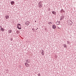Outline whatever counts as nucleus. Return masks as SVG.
<instances>
[{
  "instance_id": "obj_1",
  "label": "nucleus",
  "mask_w": 76,
  "mask_h": 76,
  "mask_svg": "<svg viewBox=\"0 0 76 76\" xmlns=\"http://www.w3.org/2000/svg\"><path fill=\"white\" fill-rule=\"evenodd\" d=\"M67 22L68 23H69V25H72L73 24L72 21L70 20H68L67 21Z\"/></svg>"
},
{
  "instance_id": "obj_2",
  "label": "nucleus",
  "mask_w": 76,
  "mask_h": 76,
  "mask_svg": "<svg viewBox=\"0 0 76 76\" xmlns=\"http://www.w3.org/2000/svg\"><path fill=\"white\" fill-rule=\"evenodd\" d=\"M17 28L19 29H22V27H21V25L20 24H18L17 25Z\"/></svg>"
},
{
  "instance_id": "obj_3",
  "label": "nucleus",
  "mask_w": 76,
  "mask_h": 76,
  "mask_svg": "<svg viewBox=\"0 0 76 76\" xmlns=\"http://www.w3.org/2000/svg\"><path fill=\"white\" fill-rule=\"evenodd\" d=\"M64 18V16L62 15L61 17V18L60 19V20H61L62 19H63Z\"/></svg>"
},
{
  "instance_id": "obj_4",
  "label": "nucleus",
  "mask_w": 76,
  "mask_h": 76,
  "mask_svg": "<svg viewBox=\"0 0 76 76\" xmlns=\"http://www.w3.org/2000/svg\"><path fill=\"white\" fill-rule=\"evenodd\" d=\"M30 23L29 21H27L26 22L25 24L26 25H27V26H28L29 25V24Z\"/></svg>"
},
{
  "instance_id": "obj_5",
  "label": "nucleus",
  "mask_w": 76,
  "mask_h": 76,
  "mask_svg": "<svg viewBox=\"0 0 76 76\" xmlns=\"http://www.w3.org/2000/svg\"><path fill=\"white\" fill-rule=\"evenodd\" d=\"M52 28L53 29H56V26L55 25H53L52 26Z\"/></svg>"
},
{
  "instance_id": "obj_6",
  "label": "nucleus",
  "mask_w": 76,
  "mask_h": 76,
  "mask_svg": "<svg viewBox=\"0 0 76 76\" xmlns=\"http://www.w3.org/2000/svg\"><path fill=\"white\" fill-rule=\"evenodd\" d=\"M12 5H13L14 4H15V2L14 1H12L10 3Z\"/></svg>"
},
{
  "instance_id": "obj_7",
  "label": "nucleus",
  "mask_w": 76,
  "mask_h": 76,
  "mask_svg": "<svg viewBox=\"0 0 76 76\" xmlns=\"http://www.w3.org/2000/svg\"><path fill=\"white\" fill-rule=\"evenodd\" d=\"M38 4L39 5V7H41L40 6H42V4H41V3H40L39 2Z\"/></svg>"
},
{
  "instance_id": "obj_8",
  "label": "nucleus",
  "mask_w": 76,
  "mask_h": 76,
  "mask_svg": "<svg viewBox=\"0 0 76 76\" xmlns=\"http://www.w3.org/2000/svg\"><path fill=\"white\" fill-rule=\"evenodd\" d=\"M52 13L53 15H56V12L55 11H53L52 12Z\"/></svg>"
},
{
  "instance_id": "obj_9",
  "label": "nucleus",
  "mask_w": 76,
  "mask_h": 76,
  "mask_svg": "<svg viewBox=\"0 0 76 76\" xmlns=\"http://www.w3.org/2000/svg\"><path fill=\"white\" fill-rule=\"evenodd\" d=\"M56 25H60V21H57L56 23Z\"/></svg>"
},
{
  "instance_id": "obj_10",
  "label": "nucleus",
  "mask_w": 76,
  "mask_h": 76,
  "mask_svg": "<svg viewBox=\"0 0 76 76\" xmlns=\"http://www.w3.org/2000/svg\"><path fill=\"white\" fill-rule=\"evenodd\" d=\"M6 19H9V17L8 15H6Z\"/></svg>"
},
{
  "instance_id": "obj_11",
  "label": "nucleus",
  "mask_w": 76,
  "mask_h": 76,
  "mask_svg": "<svg viewBox=\"0 0 76 76\" xmlns=\"http://www.w3.org/2000/svg\"><path fill=\"white\" fill-rule=\"evenodd\" d=\"M42 54L44 56V50H42Z\"/></svg>"
},
{
  "instance_id": "obj_12",
  "label": "nucleus",
  "mask_w": 76,
  "mask_h": 76,
  "mask_svg": "<svg viewBox=\"0 0 76 76\" xmlns=\"http://www.w3.org/2000/svg\"><path fill=\"white\" fill-rule=\"evenodd\" d=\"M26 62L28 64V63H29V61L28 59H27L26 61Z\"/></svg>"
},
{
  "instance_id": "obj_13",
  "label": "nucleus",
  "mask_w": 76,
  "mask_h": 76,
  "mask_svg": "<svg viewBox=\"0 0 76 76\" xmlns=\"http://www.w3.org/2000/svg\"><path fill=\"white\" fill-rule=\"evenodd\" d=\"M1 31H4V29L3 28H1Z\"/></svg>"
},
{
  "instance_id": "obj_14",
  "label": "nucleus",
  "mask_w": 76,
  "mask_h": 76,
  "mask_svg": "<svg viewBox=\"0 0 76 76\" xmlns=\"http://www.w3.org/2000/svg\"><path fill=\"white\" fill-rule=\"evenodd\" d=\"M64 47H65V48H67V46L66 45V44H64Z\"/></svg>"
},
{
  "instance_id": "obj_15",
  "label": "nucleus",
  "mask_w": 76,
  "mask_h": 76,
  "mask_svg": "<svg viewBox=\"0 0 76 76\" xmlns=\"http://www.w3.org/2000/svg\"><path fill=\"white\" fill-rule=\"evenodd\" d=\"M8 32H9V33H11V32H12V30H9Z\"/></svg>"
},
{
  "instance_id": "obj_16",
  "label": "nucleus",
  "mask_w": 76,
  "mask_h": 76,
  "mask_svg": "<svg viewBox=\"0 0 76 76\" xmlns=\"http://www.w3.org/2000/svg\"><path fill=\"white\" fill-rule=\"evenodd\" d=\"M62 12H65V11H64V10H63V9H62L61 10V13Z\"/></svg>"
},
{
  "instance_id": "obj_17",
  "label": "nucleus",
  "mask_w": 76,
  "mask_h": 76,
  "mask_svg": "<svg viewBox=\"0 0 76 76\" xmlns=\"http://www.w3.org/2000/svg\"><path fill=\"white\" fill-rule=\"evenodd\" d=\"M29 66V64H26V67H28V66Z\"/></svg>"
},
{
  "instance_id": "obj_18",
  "label": "nucleus",
  "mask_w": 76,
  "mask_h": 76,
  "mask_svg": "<svg viewBox=\"0 0 76 76\" xmlns=\"http://www.w3.org/2000/svg\"><path fill=\"white\" fill-rule=\"evenodd\" d=\"M32 30L33 31V32H35V29L32 28Z\"/></svg>"
},
{
  "instance_id": "obj_19",
  "label": "nucleus",
  "mask_w": 76,
  "mask_h": 76,
  "mask_svg": "<svg viewBox=\"0 0 76 76\" xmlns=\"http://www.w3.org/2000/svg\"><path fill=\"white\" fill-rule=\"evenodd\" d=\"M51 23H52L51 22H49V23H48V24H49V25H50V24H51Z\"/></svg>"
},
{
  "instance_id": "obj_20",
  "label": "nucleus",
  "mask_w": 76,
  "mask_h": 76,
  "mask_svg": "<svg viewBox=\"0 0 76 76\" xmlns=\"http://www.w3.org/2000/svg\"><path fill=\"white\" fill-rule=\"evenodd\" d=\"M68 44H69V43H70V42L69 41H67V42Z\"/></svg>"
},
{
  "instance_id": "obj_21",
  "label": "nucleus",
  "mask_w": 76,
  "mask_h": 76,
  "mask_svg": "<svg viewBox=\"0 0 76 76\" xmlns=\"http://www.w3.org/2000/svg\"><path fill=\"white\" fill-rule=\"evenodd\" d=\"M28 64V63H25V65L26 66V64Z\"/></svg>"
},
{
  "instance_id": "obj_22",
  "label": "nucleus",
  "mask_w": 76,
  "mask_h": 76,
  "mask_svg": "<svg viewBox=\"0 0 76 76\" xmlns=\"http://www.w3.org/2000/svg\"><path fill=\"white\" fill-rule=\"evenodd\" d=\"M50 10V9L49 8V9H48V10Z\"/></svg>"
},
{
  "instance_id": "obj_23",
  "label": "nucleus",
  "mask_w": 76,
  "mask_h": 76,
  "mask_svg": "<svg viewBox=\"0 0 76 76\" xmlns=\"http://www.w3.org/2000/svg\"><path fill=\"white\" fill-rule=\"evenodd\" d=\"M0 28H1V26H0Z\"/></svg>"
},
{
  "instance_id": "obj_24",
  "label": "nucleus",
  "mask_w": 76,
  "mask_h": 76,
  "mask_svg": "<svg viewBox=\"0 0 76 76\" xmlns=\"http://www.w3.org/2000/svg\"><path fill=\"white\" fill-rule=\"evenodd\" d=\"M36 31H37V29H36Z\"/></svg>"
},
{
  "instance_id": "obj_25",
  "label": "nucleus",
  "mask_w": 76,
  "mask_h": 76,
  "mask_svg": "<svg viewBox=\"0 0 76 76\" xmlns=\"http://www.w3.org/2000/svg\"><path fill=\"white\" fill-rule=\"evenodd\" d=\"M37 22V21H35V22Z\"/></svg>"
},
{
  "instance_id": "obj_26",
  "label": "nucleus",
  "mask_w": 76,
  "mask_h": 76,
  "mask_svg": "<svg viewBox=\"0 0 76 76\" xmlns=\"http://www.w3.org/2000/svg\"><path fill=\"white\" fill-rule=\"evenodd\" d=\"M37 29H38V28H37Z\"/></svg>"
},
{
  "instance_id": "obj_27",
  "label": "nucleus",
  "mask_w": 76,
  "mask_h": 76,
  "mask_svg": "<svg viewBox=\"0 0 76 76\" xmlns=\"http://www.w3.org/2000/svg\"><path fill=\"white\" fill-rule=\"evenodd\" d=\"M11 40H12V39H11Z\"/></svg>"
}]
</instances>
